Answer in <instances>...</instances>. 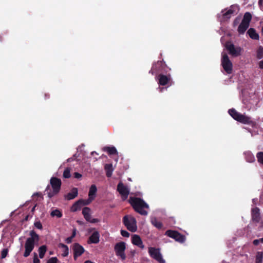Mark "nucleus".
Masks as SVG:
<instances>
[{
  "mask_svg": "<svg viewBox=\"0 0 263 263\" xmlns=\"http://www.w3.org/2000/svg\"><path fill=\"white\" fill-rule=\"evenodd\" d=\"M60 246L63 248L64 250L63 251V253L62 254V255L63 257H66L69 254V248L68 246L65 244L63 243H60Z\"/></svg>",
  "mask_w": 263,
  "mask_h": 263,
  "instance_id": "cd10ccee",
  "label": "nucleus"
},
{
  "mask_svg": "<svg viewBox=\"0 0 263 263\" xmlns=\"http://www.w3.org/2000/svg\"><path fill=\"white\" fill-rule=\"evenodd\" d=\"M117 191L121 195L122 198L123 200L127 199L129 194V190L128 188L125 186L123 183L120 182L117 185Z\"/></svg>",
  "mask_w": 263,
  "mask_h": 263,
  "instance_id": "ddd939ff",
  "label": "nucleus"
},
{
  "mask_svg": "<svg viewBox=\"0 0 263 263\" xmlns=\"http://www.w3.org/2000/svg\"><path fill=\"white\" fill-rule=\"evenodd\" d=\"M70 167H67L65 169L64 172H63V177L65 178H69L71 176L70 174Z\"/></svg>",
  "mask_w": 263,
  "mask_h": 263,
  "instance_id": "2f4dec72",
  "label": "nucleus"
},
{
  "mask_svg": "<svg viewBox=\"0 0 263 263\" xmlns=\"http://www.w3.org/2000/svg\"><path fill=\"white\" fill-rule=\"evenodd\" d=\"M121 234L123 237H128L129 236V233L125 230H122L121 231Z\"/></svg>",
  "mask_w": 263,
  "mask_h": 263,
  "instance_id": "ea45409f",
  "label": "nucleus"
},
{
  "mask_svg": "<svg viewBox=\"0 0 263 263\" xmlns=\"http://www.w3.org/2000/svg\"><path fill=\"white\" fill-rule=\"evenodd\" d=\"M239 8L237 5H232L228 10L226 9L222 11V16L219 17L220 22H224L229 19L232 16L237 13L238 11Z\"/></svg>",
  "mask_w": 263,
  "mask_h": 263,
  "instance_id": "39448f33",
  "label": "nucleus"
},
{
  "mask_svg": "<svg viewBox=\"0 0 263 263\" xmlns=\"http://www.w3.org/2000/svg\"><path fill=\"white\" fill-rule=\"evenodd\" d=\"M103 150L104 152H106L109 155H116L118 153L116 148L114 146H105L103 148Z\"/></svg>",
  "mask_w": 263,
  "mask_h": 263,
  "instance_id": "393cba45",
  "label": "nucleus"
},
{
  "mask_svg": "<svg viewBox=\"0 0 263 263\" xmlns=\"http://www.w3.org/2000/svg\"><path fill=\"white\" fill-rule=\"evenodd\" d=\"M128 201L132 205V196L129 197Z\"/></svg>",
  "mask_w": 263,
  "mask_h": 263,
  "instance_id": "603ef678",
  "label": "nucleus"
},
{
  "mask_svg": "<svg viewBox=\"0 0 263 263\" xmlns=\"http://www.w3.org/2000/svg\"><path fill=\"white\" fill-rule=\"evenodd\" d=\"M133 244L135 245L141 249L144 248V245L140 237L136 235H133Z\"/></svg>",
  "mask_w": 263,
  "mask_h": 263,
  "instance_id": "dca6fc26",
  "label": "nucleus"
},
{
  "mask_svg": "<svg viewBox=\"0 0 263 263\" xmlns=\"http://www.w3.org/2000/svg\"><path fill=\"white\" fill-rule=\"evenodd\" d=\"M76 232H77V230L76 228H74L73 230H72V235L71 236V237L73 238L76 235Z\"/></svg>",
  "mask_w": 263,
  "mask_h": 263,
  "instance_id": "49530a36",
  "label": "nucleus"
},
{
  "mask_svg": "<svg viewBox=\"0 0 263 263\" xmlns=\"http://www.w3.org/2000/svg\"><path fill=\"white\" fill-rule=\"evenodd\" d=\"M104 170L106 172V175L107 177H110L114 171L111 163L106 164L104 166Z\"/></svg>",
  "mask_w": 263,
  "mask_h": 263,
  "instance_id": "a211bd4d",
  "label": "nucleus"
},
{
  "mask_svg": "<svg viewBox=\"0 0 263 263\" xmlns=\"http://www.w3.org/2000/svg\"><path fill=\"white\" fill-rule=\"evenodd\" d=\"M47 251V246L43 245L39 248V257L40 258H44Z\"/></svg>",
  "mask_w": 263,
  "mask_h": 263,
  "instance_id": "a878e982",
  "label": "nucleus"
},
{
  "mask_svg": "<svg viewBox=\"0 0 263 263\" xmlns=\"http://www.w3.org/2000/svg\"><path fill=\"white\" fill-rule=\"evenodd\" d=\"M165 234L180 242H183L185 240V237L177 231L168 230L166 232Z\"/></svg>",
  "mask_w": 263,
  "mask_h": 263,
  "instance_id": "9b49d317",
  "label": "nucleus"
},
{
  "mask_svg": "<svg viewBox=\"0 0 263 263\" xmlns=\"http://www.w3.org/2000/svg\"><path fill=\"white\" fill-rule=\"evenodd\" d=\"M256 200H256L255 199H253V203H255V202H256Z\"/></svg>",
  "mask_w": 263,
  "mask_h": 263,
  "instance_id": "bf43d9fd",
  "label": "nucleus"
},
{
  "mask_svg": "<svg viewBox=\"0 0 263 263\" xmlns=\"http://www.w3.org/2000/svg\"><path fill=\"white\" fill-rule=\"evenodd\" d=\"M252 219L255 221H258L259 220V209L255 208L252 210Z\"/></svg>",
  "mask_w": 263,
  "mask_h": 263,
  "instance_id": "6ab92c4d",
  "label": "nucleus"
},
{
  "mask_svg": "<svg viewBox=\"0 0 263 263\" xmlns=\"http://www.w3.org/2000/svg\"><path fill=\"white\" fill-rule=\"evenodd\" d=\"M99 221V220L97 218H91V220L89 221V222H90V223H96V222H98Z\"/></svg>",
  "mask_w": 263,
  "mask_h": 263,
  "instance_id": "de8ad7c7",
  "label": "nucleus"
},
{
  "mask_svg": "<svg viewBox=\"0 0 263 263\" xmlns=\"http://www.w3.org/2000/svg\"><path fill=\"white\" fill-rule=\"evenodd\" d=\"M82 176V175L81 174H80L79 173L76 172L74 173V177L75 178L79 179V178H81Z\"/></svg>",
  "mask_w": 263,
  "mask_h": 263,
  "instance_id": "79ce46f5",
  "label": "nucleus"
},
{
  "mask_svg": "<svg viewBox=\"0 0 263 263\" xmlns=\"http://www.w3.org/2000/svg\"><path fill=\"white\" fill-rule=\"evenodd\" d=\"M133 208L141 215L146 216L148 214L149 205L141 198L133 197Z\"/></svg>",
  "mask_w": 263,
  "mask_h": 263,
  "instance_id": "7ed1b4c3",
  "label": "nucleus"
},
{
  "mask_svg": "<svg viewBox=\"0 0 263 263\" xmlns=\"http://www.w3.org/2000/svg\"><path fill=\"white\" fill-rule=\"evenodd\" d=\"M225 47L229 51V53L233 57H238L242 52V48L239 46H236L231 42H227Z\"/></svg>",
  "mask_w": 263,
  "mask_h": 263,
  "instance_id": "6e6552de",
  "label": "nucleus"
},
{
  "mask_svg": "<svg viewBox=\"0 0 263 263\" xmlns=\"http://www.w3.org/2000/svg\"><path fill=\"white\" fill-rule=\"evenodd\" d=\"M229 113L234 119L240 123L245 124H251L253 123L250 117L239 113L235 109H229Z\"/></svg>",
  "mask_w": 263,
  "mask_h": 263,
  "instance_id": "20e7f679",
  "label": "nucleus"
},
{
  "mask_svg": "<svg viewBox=\"0 0 263 263\" xmlns=\"http://www.w3.org/2000/svg\"><path fill=\"white\" fill-rule=\"evenodd\" d=\"M59 260L56 257L50 258L47 261V263H58Z\"/></svg>",
  "mask_w": 263,
  "mask_h": 263,
  "instance_id": "f704fd0d",
  "label": "nucleus"
},
{
  "mask_svg": "<svg viewBox=\"0 0 263 263\" xmlns=\"http://www.w3.org/2000/svg\"><path fill=\"white\" fill-rule=\"evenodd\" d=\"M151 222L153 226L158 229H161L162 227V223L160 221H158L155 217L151 218Z\"/></svg>",
  "mask_w": 263,
  "mask_h": 263,
  "instance_id": "bb28decb",
  "label": "nucleus"
},
{
  "mask_svg": "<svg viewBox=\"0 0 263 263\" xmlns=\"http://www.w3.org/2000/svg\"><path fill=\"white\" fill-rule=\"evenodd\" d=\"M262 2V0H259V4H260Z\"/></svg>",
  "mask_w": 263,
  "mask_h": 263,
  "instance_id": "680f3d73",
  "label": "nucleus"
},
{
  "mask_svg": "<svg viewBox=\"0 0 263 263\" xmlns=\"http://www.w3.org/2000/svg\"><path fill=\"white\" fill-rule=\"evenodd\" d=\"M30 237L28 238L25 243V252L23 256L25 257L29 256L34 249L35 242H39L40 236L34 230H32L29 233Z\"/></svg>",
  "mask_w": 263,
  "mask_h": 263,
  "instance_id": "f257e3e1",
  "label": "nucleus"
},
{
  "mask_svg": "<svg viewBox=\"0 0 263 263\" xmlns=\"http://www.w3.org/2000/svg\"><path fill=\"white\" fill-rule=\"evenodd\" d=\"M84 218L85 219V220H86V221H88V222H89V221H90V220H91V215H90V214H89V215H86V216H84Z\"/></svg>",
  "mask_w": 263,
  "mask_h": 263,
  "instance_id": "37998d69",
  "label": "nucleus"
},
{
  "mask_svg": "<svg viewBox=\"0 0 263 263\" xmlns=\"http://www.w3.org/2000/svg\"><path fill=\"white\" fill-rule=\"evenodd\" d=\"M33 196H41V194L40 193H35L33 194Z\"/></svg>",
  "mask_w": 263,
  "mask_h": 263,
  "instance_id": "3c124183",
  "label": "nucleus"
},
{
  "mask_svg": "<svg viewBox=\"0 0 263 263\" xmlns=\"http://www.w3.org/2000/svg\"><path fill=\"white\" fill-rule=\"evenodd\" d=\"M246 160L247 162L252 163L255 161V157L253 154L250 151H247L244 153Z\"/></svg>",
  "mask_w": 263,
  "mask_h": 263,
  "instance_id": "4be33fe9",
  "label": "nucleus"
},
{
  "mask_svg": "<svg viewBox=\"0 0 263 263\" xmlns=\"http://www.w3.org/2000/svg\"><path fill=\"white\" fill-rule=\"evenodd\" d=\"M136 223V220L134 218H133V232H135L137 230V227L136 225H135V223Z\"/></svg>",
  "mask_w": 263,
  "mask_h": 263,
  "instance_id": "a19ab883",
  "label": "nucleus"
},
{
  "mask_svg": "<svg viewBox=\"0 0 263 263\" xmlns=\"http://www.w3.org/2000/svg\"><path fill=\"white\" fill-rule=\"evenodd\" d=\"M8 249H4L1 252V258H5L8 255Z\"/></svg>",
  "mask_w": 263,
  "mask_h": 263,
  "instance_id": "c9c22d12",
  "label": "nucleus"
},
{
  "mask_svg": "<svg viewBox=\"0 0 263 263\" xmlns=\"http://www.w3.org/2000/svg\"><path fill=\"white\" fill-rule=\"evenodd\" d=\"M97 191V189L96 186L95 184L91 185L89 189L88 193V196L89 197V198H91V199H94Z\"/></svg>",
  "mask_w": 263,
  "mask_h": 263,
  "instance_id": "b1692460",
  "label": "nucleus"
},
{
  "mask_svg": "<svg viewBox=\"0 0 263 263\" xmlns=\"http://www.w3.org/2000/svg\"><path fill=\"white\" fill-rule=\"evenodd\" d=\"M115 251L117 256H119L122 260H125L126 255L125 250L126 249V244L123 241L117 243L115 246Z\"/></svg>",
  "mask_w": 263,
  "mask_h": 263,
  "instance_id": "1a4fd4ad",
  "label": "nucleus"
},
{
  "mask_svg": "<svg viewBox=\"0 0 263 263\" xmlns=\"http://www.w3.org/2000/svg\"><path fill=\"white\" fill-rule=\"evenodd\" d=\"M261 242L262 243H263V237H262V238H261Z\"/></svg>",
  "mask_w": 263,
  "mask_h": 263,
  "instance_id": "052dcab7",
  "label": "nucleus"
},
{
  "mask_svg": "<svg viewBox=\"0 0 263 263\" xmlns=\"http://www.w3.org/2000/svg\"><path fill=\"white\" fill-rule=\"evenodd\" d=\"M78 189L76 187H73L71 191L68 193L67 195H65V198L68 200H72L74 198H75L76 197L78 196Z\"/></svg>",
  "mask_w": 263,
  "mask_h": 263,
  "instance_id": "2eb2a0df",
  "label": "nucleus"
},
{
  "mask_svg": "<svg viewBox=\"0 0 263 263\" xmlns=\"http://www.w3.org/2000/svg\"><path fill=\"white\" fill-rule=\"evenodd\" d=\"M149 253L152 257L160 263H164L165 260L162 258L160 250L154 248L149 249Z\"/></svg>",
  "mask_w": 263,
  "mask_h": 263,
  "instance_id": "f8f14e48",
  "label": "nucleus"
},
{
  "mask_svg": "<svg viewBox=\"0 0 263 263\" xmlns=\"http://www.w3.org/2000/svg\"><path fill=\"white\" fill-rule=\"evenodd\" d=\"M256 158L258 163L263 165V152H260L257 153Z\"/></svg>",
  "mask_w": 263,
  "mask_h": 263,
  "instance_id": "473e14b6",
  "label": "nucleus"
},
{
  "mask_svg": "<svg viewBox=\"0 0 263 263\" xmlns=\"http://www.w3.org/2000/svg\"><path fill=\"white\" fill-rule=\"evenodd\" d=\"M73 253V259L76 260L78 257L81 256L85 252V249L79 243H74L72 245Z\"/></svg>",
  "mask_w": 263,
  "mask_h": 263,
  "instance_id": "9d476101",
  "label": "nucleus"
},
{
  "mask_svg": "<svg viewBox=\"0 0 263 263\" xmlns=\"http://www.w3.org/2000/svg\"><path fill=\"white\" fill-rule=\"evenodd\" d=\"M261 242V239H255L253 240V244L255 245V246H257L259 245V242Z\"/></svg>",
  "mask_w": 263,
  "mask_h": 263,
  "instance_id": "c03bdc74",
  "label": "nucleus"
},
{
  "mask_svg": "<svg viewBox=\"0 0 263 263\" xmlns=\"http://www.w3.org/2000/svg\"><path fill=\"white\" fill-rule=\"evenodd\" d=\"M72 239L73 238L71 236L67 238L66 239V243H70L72 242Z\"/></svg>",
  "mask_w": 263,
  "mask_h": 263,
  "instance_id": "a18cd8bd",
  "label": "nucleus"
},
{
  "mask_svg": "<svg viewBox=\"0 0 263 263\" xmlns=\"http://www.w3.org/2000/svg\"><path fill=\"white\" fill-rule=\"evenodd\" d=\"M159 89L160 91L161 92L162 91L163 88L159 87Z\"/></svg>",
  "mask_w": 263,
  "mask_h": 263,
  "instance_id": "13d9d810",
  "label": "nucleus"
},
{
  "mask_svg": "<svg viewBox=\"0 0 263 263\" xmlns=\"http://www.w3.org/2000/svg\"><path fill=\"white\" fill-rule=\"evenodd\" d=\"M263 259V252H258L256 255L255 263H262Z\"/></svg>",
  "mask_w": 263,
  "mask_h": 263,
  "instance_id": "c85d7f7f",
  "label": "nucleus"
},
{
  "mask_svg": "<svg viewBox=\"0 0 263 263\" xmlns=\"http://www.w3.org/2000/svg\"><path fill=\"white\" fill-rule=\"evenodd\" d=\"M258 66L259 68L263 69V60L258 63Z\"/></svg>",
  "mask_w": 263,
  "mask_h": 263,
  "instance_id": "09e8293b",
  "label": "nucleus"
},
{
  "mask_svg": "<svg viewBox=\"0 0 263 263\" xmlns=\"http://www.w3.org/2000/svg\"><path fill=\"white\" fill-rule=\"evenodd\" d=\"M84 263H93V262H92V261H91L90 260H86L84 262Z\"/></svg>",
  "mask_w": 263,
  "mask_h": 263,
  "instance_id": "6e6d98bb",
  "label": "nucleus"
},
{
  "mask_svg": "<svg viewBox=\"0 0 263 263\" xmlns=\"http://www.w3.org/2000/svg\"><path fill=\"white\" fill-rule=\"evenodd\" d=\"M238 22V20L237 19H236L234 22V25H236L237 23Z\"/></svg>",
  "mask_w": 263,
  "mask_h": 263,
  "instance_id": "864d4df0",
  "label": "nucleus"
},
{
  "mask_svg": "<svg viewBox=\"0 0 263 263\" xmlns=\"http://www.w3.org/2000/svg\"><path fill=\"white\" fill-rule=\"evenodd\" d=\"M100 234L98 231H95L89 237V243H98L100 241Z\"/></svg>",
  "mask_w": 263,
  "mask_h": 263,
  "instance_id": "4468645a",
  "label": "nucleus"
},
{
  "mask_svg": "<svg viewBox=\"0 0 263 263\" xmlns=\"http://www.w3.org/2000/svg\"><path fill=\"white\" fill-rule=\"evenodd\" d=\"M75 156L74 155L73 157H74ZM74 160V157H71V158H69L67 159V162H70L72 161H73Z\"/></svg>",
  "mask_w": 263,
  "mask_h": 263,
  "instance_id": "8fccbe9b",
  "label": "nucleus"
},
{
  "mask_svg": "<svg viewBox=\"0 0 263 263\" xmlns=\"http://www.w3.org/2000/svg\"><path fill=\"white\" fill-rule=\"evenodd\" d=\"M252 18V15L249 12L245 13L243 18L238 28V31L240 34H243L249 26L250 21Z\"/></svg>",
  "mask_w": 263,
  "mask_h": 263,
  "instance_id": "423d86ee",
  "label": "nucleus"
},
{
  "mask_svg": "<svg viewBox=\"0 0 263 263\" xmlns=\"http://www.w3.org/2000/svg\"><path fill=\"white\" fill-rule=\"evenodd\" d=\"M83 201L82 200H79L76 201L71 206V211L72 212H76L78 210H80L81 207L83 206L82 203Z\"/></svg>",
  "mask_w": 263,
  "mask_h": 263,
  "instance_id": "412c9836",
  "label": "nucleus"
},
{
  "mask_svg": "<svg viewBox=\"0 0 263 263\" xmlns=\"http://www.w3.org/2000/svg\"><path fill=\"white\" fill-rule=\"evenodd\" d=\"M123 222L127 229L132 232V222L129 219V216L125 215L123 218Z\"/></svg>",
  "mask_w": 263,
  "mask_h": 263,
  "instance_id": "5701e85b",
  "label": "nucleus"
},
{
  "mask_svg": "<svg viewBox=\"0 0 263 263\" xmlns=\"http://www.w3.org/2000/svg\"><path fill=\"white\" fill-rule=\"evenodd\" d=\"M247 33L249 34V36L253 39V40H259V35L256 32L254 29L253 28H250L248 31H247Z\"/></svg>",
  "mask_w": 263,
  "mask_h": 263,
  "instance_id": "aec40b11",
  "label": "nucleus"
},
{
  "mask_svg": "<svg viewBox=\"0 0 263 263\" xmlns=\"http://www.w3.org/2000/svg\"><path fill=\"white\" fill-rule=\"evenodd\" d=\"M45 99H46V98H49V95L45 94Z\"/></svg>",
  "mask_w": 263,
  "mask_h": 263,
  "instance_id": "5fc2aeb1",
  "label": "nucleus"
},
{
  "mask_svg": "<svg viewBox=\"0 0 263 263\" xmlns=\"http://www.w3.org/2000/svg\"><path fill=\"white\" fill-rule=\"evenodd\" d=\"M170 81V77L165 75H160L159 76V83L161 85L167 84Z\"/></svg>",
  "mask_w": 263,
  "mask_h": 263,
  "instance_id": "f3484780",
  "label": "nucleus"
},
{
  "mask_svg": "<svg viewBox=\"0 0 263 263\" xmlns=\"http://www.w3.org/2000/svg\"><path fill=\"white\" fill-rule=\"evenodd\" d=\"M221 65L224 71L228 74L232 73L233 67L232 63L229 59L228 55L224 52L222 53Z\"/></svg>",
  "mask_w": 263,
  "mask_h": 263,
  "instance_id": "0eeeda50",
  "label": "nucleus"
},
{
  "mask_svg": "<svg viewBox=\"0 0 263 263\" xmlns=\"http://www.w3.org/2000/svg\"><path fill=\"white\" fill-rule=\"evenodd\" d=\"M33 263H40V260L37 257V255L36 253H34Z\"/></svg>",
  "mask_w": 263,
  "mask_h": 263,
  "instance_id": "58836bf2",
  "label": "nucleus"
},
{
  "mask_svg": "<svg viewBox=\"0 0 263 263\" xmlns=\"http://www.w3.org/2000/svg\"><path fill=\"white\" fill-rule=\"evenodd\" d=\"M34 225L38 229L42 230L43 229L42 224L40 221H35Z\"/></svg>",
  "mask_w": 263,
  "mask_h": 263,
  "instance_id": "4c0bfd02",
  "label": "nucleus"
},
{
  "mask_svg": "<svg viewBox=\"0 0 263 263\" xmlns=\"http://www.w3.org/2000/svg\"><path fill=\"white\" fill-rule=\"evenodd\" d=\"M50 184L52 190H51L50 186L48 185L46 188L45 192H47L48 198H52L60 192L62 182L60 179L55 177H52L50 180Z\"/></svg>",
  "mask_w": 263,
  "mask_h": 263,
  "instance_id": "f03ea898",
  "label": "nucleus"
},
{
  "mask_svg": "<svg viewBox=\"0 0 263 263\" xmlns=\"http://www.w3.org/2000/svg\"><path fill=\"white\" fill-rule=\"evenodd\" d=\"M90 209L88 207H85L83 209L82 214L83 216H86L90 214Z\"/></svg>",
  "mask_w": 263,
  "mask_h": 263,
  "instance_id": "72a5a7b5",
  "label": "nucleus"
},
{
  "mask_svg": "<svg viewBox=\"0 0 263 263\" xmlns=\"http://www.w3.org/2000/svg\"><path fill=\"white\" fill-rule=\"evenodd\" d=\"M50 215L52 217L56 216L58 218H61L62 216V212L58 209L52 211L51 212Z\"/></svg>",
  "mask_w": 263,
  "mask_h": 263,
  "instance_id": "c756f323",
  "label": "nucleus"
},
{
  "mask_svg": "<svg viewBox=\"0 0 263 263\" xmlns=\"http://www.w3.org/2000/svg\"><path fill=\"white\" fill-rule=\"evenodd\" d=\"M83 202L82 203H81L82 204H83V205H88L90 203V202L92 201V200H93V199H91V198H88V199H86V200H83V199H81Z\"/></svg>",
  "mask_w": 263,
  "mask_h": 263,
  "instance_id": "e433bc0d",
  "label": "nucleus"
},
{
  "mask_svg": "<svg viewBox=\"0 0 263 263\" xmlns=\"http://www.w3.org/2000/svg\"><path fill=\"white\" fill-rule=\"evenodd\" d=\"M257 58L258 59H261L263 58V47L259 46L256 51Z\"/></svg>",
  "mask_w": 263,
  "mask_h": 263,
  "instance_id": "7c9ffc66",
  "label": "nucleus"
},
{
  "mask_svg": "<svg viewBox=\"0 0 263 263\" xmlns=\"http://www.w3.org/2000/svg\"><path fill=\"white\" fill-rule=\"evenodd\" d=\"M35 208V205L32 209L31 211L33 212Z\"/></svg>",
  "mask_w": 263,
  "mask_h": 263,
  "instance_id": "4d7b16f0",
  "label": "nucleus"
}]
</instances>
